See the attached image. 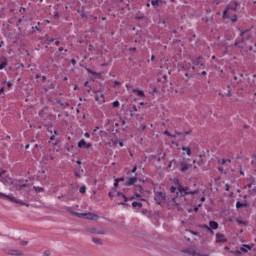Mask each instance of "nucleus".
I'll use <instances>...</instances> for the list:
<instances>
[{"label": "nucleus", "instance_id": "obj_8", "mask_svg": "<svg viewBox=\"0 0 256 256\" xmlns=\"http://www.w3.org/2000/svg\"><path fill=\"white\" fill-rule=\"evenodd\" d=\"M4 253L6 255H11V256H23V255H25V253H23V251L17 250V249H5Z\"/></svg>", "mask_w": 256, "mask_h": 256}, {"label": "nucleus", "instance_id": "obj_25", "mask_svg": "<svg viewBox=\"0 0 256 256\" xmlns=\"http://www.w3.org/2000/svg\"><path fill=\"white\" fill-rule=\"evenodd\" d=\"M92 241H93V243H95L96 245H101V244H102L101 239H99V238L93 237V238H92Z\"/></svg>", "mask_w": 256, "mask_h": 256}, {"label": "nucleus", "instance_id": "obj_22", "mask_svg": "<svg viewBox=\"0 0 256 256\" xmlns=\"http://www.w3.org/2000/svg\"><path fill=\"white\" fill-rule=\"evenodd\" d=\"M165 135H168V137H181V133L175 132L174 135H171L168 131L165 132Z\"/></svg>", "mask_w": 256, "mask_h": 256}, {"label": "nucleus", "instance_id": "obj_39", "mask_svg": "<svg viewBox=\"0 0 256 256\" xmlns=\"http://www.w3.org/2000/svg\"><path fill=\"white\" fill-rule=\"evenodd\" d=\"M234 45L235 47H239V49H243V46H241L240 43L237 41L234 43Z\"/></svg>", "mask_w": 256, "mask_h": 256}, {"label": "nucleus", "instance_id": "obj_59", "mask_svg": "<svg viewBox=\"0 0 256 256\" xmlns=\"http://www.w3.org/2000/svg\"><path fill=\"white\" fill-rule=\"evenodd\" d=\"M18 23H23V19H18Z\"/></svg>", "mask_w": 256, "mask_h": 256}, {"label": "nucleus", "instance_id": "obj_37", "mask_svg": "<svg viewBox=\"0 0 256 256\" xmlns=\"http://www.w3.org/2000/svg\"><path fill=\"white\" fill-rule=\"evenodd\" d=\"M175 191H177V188L175 186H171L170 187V192L175 193Z\"/></svg>", "mask_w": 256, "mask_h": 256}, {"label": "nucleus", "instance_id": "obj_64", "mask_svg": "<svg viewBox=\"0 0 256 256\" xmlns=\"http://www.w3.org/2000/svg\"><path fill=\"white\" fill-rule=\"evenodd\" d=\"M58 199H63V195H61V196H58Z\"/></svg>", "mask_w": 256, "mask_h": 256}, {"label": "nucleus", "instance_id": "obj_2", "mask_svg": "<svg viewBox=\"0 0 256 256\" xmlns=\"http://www.w3.org/2000/svg\"><path fill=\"white\" fill-rule=\"evenodd\" d=\"M2 183H4V185H14L15 189H17L18 191H21V189H23V187H27V180H25V183H21L20 180H13L11 178H2Z\"/></svg>", "mask_w": 256, "mask_h": 256}, {"label": "nucleus", "instance_id": "obj_3", "mask_svg": "<svg viewBox=\"0 0 256 256\" xmlns=\"http://www.w3.org/2000/svg\"><path fill=\"white\" fill-rule=\"evenodd\" d=\"M179 193H184L186 195H197V193H199V190H193L191 191V189H189V187H183L181 184H178L177 187Z\"/></svg>", "mask_w": 256, "mask_h": 256}, {"label": "nucleus", "instance_id": "obj_23", "mask_svg": "<svg viewBox=\"0 0 256 256\" xmlns=\"http://www.w3.org/2000/svg\"><path fill=\"white\" fill-rule=\"evenodd\" d=\"M33 189L36 191V193H43V191H45L43 187L34 186Z\"/></svg>", "mask_w": 256, "mask_h": 256}, {"label": "nucleus", "instance_id": "obj_60", "mask_svg": "<svg viewBox=\"0 0 256 256\" xmlns=\"http://www.w3.org/2000/svg\"><path fill=\"white\" fill-rule=\"evenodd\" d=\"M59 43H60L59 40L55 41V45H59Z\"/></svg>", "mask_w": 256, "mask_h": 256}, {"label": "nucleus", "instance_id": "obj_54", "mask_svg": "<svg viewBox=\"0 0 256 256\" xmlns=\"http://www.w3.org/2000/svg\"><path fill=\"white\" fill-rule=\"evenodd\" d=\"M184 135H191V131L184 132Z\"/></svg>", "mask_w": 256, "mask_h": 256}, {"label": "nucleus", "instance_id": "obj_49", "mask_svg": "<svg viewBox=\"0 0 256 256\" xmlns=\"http://www.w3.org/2000/svg\"><path fill=\"white\" fill-rule=\"evenodd\" d=\"M1 94H5V88H1V89H0V95H1Z\"/></svg>", "mask_w": 256, "mask_h": 256}, {"label": "nucleus", "instance_id": "obj_14", "mask_svg": "<svg viewBox=\"0 0 256 256\" xmlns=\"http://www.w3.org/2000/svg\"><path fill=\"white\" fill-rule=\"evenodd\" d=\"M189 167H192V165L187 164V162L180 163V171L183 173H185V171H189Z\"/></svg>", "mask_w": 256, "mask_h": 256}, {"label": "nucleus", "instance_id": "obj_35", "mask_svg": "<svg viewBox=\"0 0 256 256\" xmlns=\"http://www.w3.org/2000/svg\"><path fill=\"white\" fill-rule=\"evenodd\" d=\"M43 256H51V251L46 250V251L43 253Z\"/></svg>", "mask_w": 256, "mask_h": 256}, {"label": "nucleus", "instance_id": "obj_32", "mask_svg": "<svg viewBox=\"0 0 256 256\" xmlns=\"http://www.w3.org/2000/svg\"><path fill=\"white\" fill-rule=\"evenodd\" d=\"M151 4L153 5V7H159V1L158 0H152Z\"/></svg>", "mask_w": 256, "mask_h": 256}, {"label": "nucleus", "instance_id": "obj_53", "mask_svg": "<svg viewBox=\"0 0 256 256\" xmlns=\"http://www.w3.org/2000/svg\"><path fill=\"white\" fill-rule=\"evenodd\" d=\"M50 141H55V135H52V136L50 137Z\"/></svg>", "mask_w": 256, "mask_h": 256}, {"label": "nucleus", "instance_id": "obj_43", "mask_svg": "<svg viewBox=\"0 0 256 256\" xmlns=\"http://www.w3.org/2000/svg\"><path fill=\"white\" fill-rule=\"evenodd\" d=\"M5 173H7V171L1 169V170H0V177H1L2 175H5Z\"/></svg>", "mask_w": 256, "mask_h": 256}, {"label": "nucleus", "instance_id": "obj_12", "mask_svg": "<svg viewBox=\"0 0 256 256\" xmlns=\"http://www.w3.org/2000/svg\"><path fill=\"white\" fill-rule=\"evenodd\" d=\"M216 243H227V239L225 238V235L221 233L216 234Z\"/></svg>", "mask_w": 256, "mask_h": 256}, {"label": "nucleus", "instance_id": "obj_11", "mask_svg": "<svg viewBox=\"0 0 256 256\" xmlns=\"http://www.w3.org/2000/svg\"><path fill=\"white\" fill-rule=\"evenodd\" d=\"M86 231L88 233L96 234V235H105V230H97L96 228H87Z\"/></svg>", "mask_w": 256, "mask_h": 256}, {"label": "nucleus", "instance_id": "obj_45", "mask_svg": "<svg viewBox=\"0 0 256 256\" xmlns=\"http://www.w3.org/2000/svg\"><path fill=\"white\" fill-rule=\"evenodd\" d=\"M84 137H86L87 139H89V137H91V135H90L88 132H86V133L84 134Z\"/></svg>", "mask_w": 256, "mask_h": 256}, {"label": "nucleus", "instance_id": "obj_26", "mask_svg": "<svg viewBox=\"0 0 256 256\" xmlns=\"http://www.w3.org/2000/svg\"><path fill=\"white\" fill-rule=\"evenodd\" d=\"M182 151H186L187 155L191 157V148L188 147H182Z\"/></svg>", "mask_w": 256, "mask_h": 256}, {"label": "nucleus", "instance_id": "obj_42", "mask_svg": "<svg viewBox=\"0 0 256 256\" xmlns=\"http://www.w3.org/2000/svg\"><path fill=\"white\" fill-rule=\"evenodd\" d=\"M114 187H119V181L117 179H115Z\"/></svg>", "mask_w": 256, "mask_h": 256}, {"label": "nucleus", "instance_id": "obj_47", "mask_svg": "<svg viewBox=\"0 0 256 256\" xmlns=\"http://www.w3.org/2000/svg\"><path fill=\"white\" fill-rule=\"evenodd\" d=\"M229 189H230L229 184H225V190H226V191H229Z\"/></svg>", "mask_w": 256, "mask_h": 256}, {"label": "nucleus", "instance_id": "obj_50", "mask_svg": "<svg viewBox=\"0 0 256 256\" xmlns=\"http://www.w3.org/2000/svg\"><path fill=\"white\" fill-rule=\"evenodd\" d=\"M19 11L20 13H25V8L21 7Z\"/></svg>", "mask_w": 256, "mask_h": 256}, {"label": "nucleus", "instance_id": "obj_29", "mask_svg": "<svg viewBox=\"0 0 256 256\" xmlns=\"http://www.w3.org/2000/svg\"><path fill=\"white\" fill-rule=\"evenodd\" d=\"M135 198H136V199L141 198V194H139V192H135V196L129 198V201H133V199H135Z\"/></svg>", "mask_w": 256, "mask_h": 256}, {"label": "nucleus", "instance_id": "obj_44", "mask_svg": "<svg viewBox=\"0 0 256 256\" xmlns=\"http://www.w3.org/2000/svg\"><path fill=\"white\" fill-rule=\"evenodd\" d=\"M58 51H60V52H61V51H65V53H67L68 50H67V49H64L63 47H60V48H58Z\"/></svg>", "mask_w": 256, "mask_h": 256}, {"label": "nucleus", "instance_id": "obj_10", "mask_svg": "<svg viewBox=\"0 0 256 256\" xmlns=\"http://www.w3.org/2000/svg\"><path fill=\"white\" fill-rule=\"evenodd\" d=\"M204 229H208V231H211V229H219V224L215 221H210L209 222V226L208 225H204Z\"/></svg>", "mask_w": 256, "mask_h": 256}, {"label": "nucleus", "instance_id": "obj_15", "mask_svg": "<svg viewBox=\"0 0 256 256\" xmlns=\"http://www.w3.org/2000/svg\"><path fill=\"white\" fill-rule=\"evenodd\" d=\"M95 101H101L102 103L105 101V97L103 96V93H100V91H95ZM100 93V94H98Z\"/></svg>", "mask_w": 256, "mask_h": 256}, {"label": "nucleus", "instance_id": "obj_13", "mask_svg": "<svg viewBox=\"0 0 256 256\" xmlns=\"http://www.w3.org/2000/svg\"><path fill=\"white\" fill-rule=\"evenodd\" d=\"M78 147H79V149H83V147H84L85 149H91L92 144H91V143H87V142H85L84 140H81V141L78 143Z\"/></svg>", "mask_w": 256, "mask_h": 256}, {"label": "nucleus", "instance_id": "obj_30", "mask_svg": "<svg viewBox=\"0 0 256 256\" xmlns=\"http://www.w3.org/2000/svg\"><path fill=\"white\" fill-rule=\"evenodd\" d=\"M142 191H143V188L141 187V185L135 186V193H141Z\"/></svg>", "mask_w": 256, "mask_h": 256}, {"label": "nucleus", "instance_id": "obj_57", "mask_svg": "<svg viewBox=\"0 0 256 256\" xmlns=\"http://www.w3.org/2000/svg\"><path fill=\"white\" fill-rule=\"evenodd\" d=\"M108 195L111 199H113V193L110 192Z\"/></svg>", "mask_w": 256, "mask_h": 256}, {"label": "nucleus", "instance_id": "obj_16", "mask_svg": "<svg viewBox=\"0 0 256 256\" xmlns=\"http://www.w3.org/2000/svg\"><path fill=\"white\" fill-rule=\"evenodd\" d=\"M117 197H122V199L124 200V202H120L119 205H127V201H129V198H127V196H125L122 192H118L117 193Z\"/></svg>", "mask_w": 256, "mask_h": 256}, {"label": "nucleus", "instance_id": "obj_41", "mask_svg": "<svg viewBox=\"0 0 256 256\" xmlns=\"http://www.w3.org/2000/svg\"><path fill=\"white\" fill-rule=\"evenodd\" d=\"M88 73H90L91 75H97V72H93L91 71V69H87Z\"/></svg>", "mask_w": 256, "mask_h": 256}, {"label": "nucleus", "instance_id": "obj_4", "mask_svg": "<svg viewBox=\"0 0 256 256\" xmlns=\"http://www.w3.org/2000/svg\"><path fill=\"white\" fill-rule=\"evenodd\" d=\"M238 5L239 4L237 3V1H234L230 5H228L227 9H225L223 12V19H227L229 17L228 16L229 11H237Z\"/></svg>", "mask_w": 256, "mask_h": 256}, {"label": "nucleus", "instance_id": "obj_58", "mask_svg": "<svg viewBox=\"0 0 256 256\" xmlns=\"http://www.w3.org/2000/svg\"><path fill=\"white\" fill-rule=\"evenodd\" d=\"M115 85H121V82L116 81V82H115Z\"/></svg>", "mask_w": 256, "mask_h": 256}, {"label": "nucleus", "instance_id": "obj_62", "mask_svg": "<svg viewBox=\"0 0 256 256\" xmlns=\"http://www.w3.org/2000/svg\"><path fill=\"white\" fill-rule=\"evenodd\" d=\"M77 165H81V160H77Z\"/></svg>", "mask_w": 256, "mask_h": 256}, {"label": "nucleus", "instance_id": "obj_46", "mask_svg": "<svg viewBox=\"0 0 256 256\" xmlns=\"http://www.w3.org/2000/svg\"><path fill=\"white\" fill-rule=\"evenodd\" d=\"M172 203H175L176 205H179V203H177V198H173Z\"/></svg>", "mask_w": 256, "mask_h": 256}, {"label": "nucleus", "instance_id": "obj_52", "mask_svg": "<svg viewBox=\"0 0 256 256\" xmlns=\"http://www.w3.org/2000/svg\"><path fill=\"white\" fill-rule=\"evenodd\" d=\"M118 182L119 181H125V178H123V177H121V178H118V179H116Z\"/></svg>", "mask_w": 256, "mask_h": 256}, {"label": "nucleus", "instance_id": "obj_55", "mask_svg": "<svg viewBox=\"0 0 256 256\" xmlns=\"http://www.w3.org/2000/svg\"><path fill=\"white\" fill-rule=\"evenodd\" d=\"M71 63H72V65H75V63H77V61H75V59H72Z\"/></svg>", "mask_w": 256, "mask_h": 256}, {"label": "nucleus", "instance_id": "obj_5", "mask_svg": "<svg viewBox=\"0 0 256 256\" xmlns=\"http://www.w3.org/2000/svg\"><path fill=\"white\" fill-rule=\"evenodd\" d=\"M184 253H186L187 255H192V256H206L205 254H202L201 251L197 250V248L195 246L186 248L184 250Z\"/></svg>", "mask_w": 256, "mask_h": 256}, {"label": "nucleus", "instance_id": "obj_28", "mask_svg": "<svg viewBox=\"0 0 256 256\" xmlns=\"http://www.w3.org/2000/svg\"><path fill=\"white\" fill-rule=\"evenodd\" d=\"M133 113H137V106L136 105H133L132 109L130 110L131 117H133Z\"/></svg>", "mask_w": 256, "mask_h": 256}, {"label": "nucleus", "instance_id": "obj_17", "mask_svg": "<svg viewBox=\"0 0 256 256\" xmlns=\"http://www.w3.org/2000/svg\"><path fill=\"white\" fill-rule=\"evenodd\" d=\"M137 183V177L128 178L126 181L127 187H131V185H135Z\"/></svg>", "mask_w": 256, "mask_h": 256}, {"label": "nucleus", "instance_id": "obj_33", "mask_svg": "<svg viewBox=\"0 0 256 256\" xmlns=\"http://www.w3.org/2000/svg\"><path fill=\"white\" fill-rule=\"evenodd\" d=\"M20 245H22L23 247L29 245V242L28 241H25V240H21L20 241Z\"/></svg>", "mask_w": 256, "mask_h": 256}, {"label": "nucleus", "instance_id": "obj_19", "mask_svg": "<svg viewBox=\"0 0 256 256\" xmlns=\"http://www.w3.org/2000/svg\"><path fill=\"white\" fill-rule=\"evenodd\" d=\"M5 67H7V58H2L0 60V71L1 69H5Z\"/></svg>", "mask_w": 256, "mask_h": 256}, {"label": "nucleus", "instance_id": "obj_7", "mask_svg": "<svg viewBox=\"0 0 256 256\" xmlns=\"http://www.w3.org/2000/svg\"><path fill=\"white\" fill-rule=\"evenodd\" d=\"M154 199L158 205H161L162 203H165L166 195L163 192H155Z\"/></svg>", "mask_w": 256, "mask_h": 256}, {"label": "nucleus", "instance_id": "obj_27", "mask_svg": "<svg viewBox=\"0 0 256 256\" xmlns=\"http://www.w3.org/2000/svg\"><path fill=\"white\" fill-rule=\"evenodd\" d=\"M132 207H139L141 209V207H143V203H141V202H133L132 203Z\"/></svg>", "mask_w": 256, "mask_h": 256}, {"label": "nucleus", "instance_id": "obj_38", "mask_svg": "<svg viewBox=\"0 0 256 256\" xmlns=\"http://www.w3.org/2000/svg\"><path fill=\"white\" fill-rule=\"evenodd\" d=\"M46 41H49L50 43H53V41H55V39L47 36Z\"/></svg>", "mask_w": 256, "mask_h": 256}, {"label": "nucleus", "instance_id": "obj_6", "mask_svg": "<svg viewBox=\"0 0 256 256\" xmlns=\"http://www.w3.org/2000/svg\"><path fill=\"white\" fill-rule=\"evenodd\" d=\"M0 197H4L5 199H8V201H11V203H17L18 205H25L26 207H29V204L25 202H21L11 195H5L3 193H0Z\"/></svg>", "mask_w": 256, "mask_h": 256}, {"label": "nucleus", "instance_id": "obj_51", "mask_svg": "<svg viewBox=\"0 0 256 256\" xmlns=\"http://www.w3.org/2000/svg\"><path fill=\"white\" fill-rule=\"evenodd\" d=\"M188 231H189V233H192V235H198L197 232H193L192 230H188Z\"/></svg>", "mask_w": 256, "mask_h": 256}, {"label": "nucleus", "instance_id": "obj_20", "mask_svg": "<svg viewBox=\"0 0 256 256\" xmlns=\"http://www.w3.org/2000/svg\"><path fill=\"white\" fill-rule=\"evenodd\" d=\"M241 251H243V253H248L249 251H251V246L244 244V245L241 247Z\"/></svg>", "mask_w": 256, "mask_h": 256}, {"label": "nucleus", "instance_id": "obj_36", "mask_svg": "<svg viewBox=\"0 0 256 256\" xmlns=\"http://www.w3.org/2000/svg\"><path fill=\"white\" fill-rule=\"evenodd\" d=\"M231 21H232V23H237V15H234V16L231 18Z\"/></svg>", "mask_w": 256, "mask_h": 256}, {"label": "nucleus", "instance_id": "obj_56", "mask_svg": "<svg viewBox=\"0 0 256 256\" xmlns=\"http://www.w3.org/2000/svg\"><path fill=\"white\" fill-rule=\"evenodd\" d=\"M218 171L223 172V167H218Z\"/></svg>", "mask_w": 256, "mask_h": 256}, {"label": "nucleus", "instance_id": "obj_34", "mask_svg": "<svg viewBox=\"0 0 256 256\" xmlns=\"http://www.w3.org/2000/svg\"><path fill=\"white\" fill-rule=\"evenodd\" d=\"M80 193H85V191H87V188L85 186H81L79 189Z\"/></svg>", "mask_w": 256, "mask_h": 256}, {"label": "nucleus", "instance_id": "obj_18", "mask_svg": "<svg viewBox=\"0 0 256 256\" xmlns=\"http://www.w3.org/2000/svg\"><path fill=\"white\" fill-rule=\"evenodd\" d=\"M195 65H200L201 67H203V65H205V59H203V57L199 56L195 62H194Z\"/></svg>", "mask_w": 256, "mask_h": 256}, {"label": "nucleus", "instance_id": "obj_9", "mask_svg": "<svg viewBox=\"0 0 256 256\" xmlns=\"http://www.w3.org/2000/svg\"><path fill=\"white\" fill-rule=\"evenodd\" d=\"M240 31V37H242L241 39V43H245L246 41H249V39H251V33H249L248 30H241Z\"/></svg>", "mask_w": 256, "mask_h": 256}, {"label": "nucleus", "instance_id": "obj_21", "mask_svg": "<svg viewBox=\"0 0 256 256\" xmlns=\"http://www.w3.org/2000/svg\"><path fill=\"white\" fill-rule=\"evenodd\" d=\"M133 92L137 93L138 97H145V92H143V90L134 89Z\"/></svg>", "mask_w": 256, "mask_h": 256}, {"label": "nucleus", "instance_id": "obj_40", "mask_svg": "<svg viewBox=\"0 0 256 256\" xmlns=\"http://www.w3.org/2000/svg\"><path fill=\"white\" fill-rule=\"evenodd\" d=\"M113 107H119V101H117V100L114 101V102H113Z\"/></svg>", "mask_w": 256, "mask_h": 256}, {"label": "nucleus", "instance_id": "obj_1", "mask_svg": "<svg viewBox=\"0 0 256 256\" xmlns=\"http://www.w3.org/2000/svg\"><path fill=\"white\" fill-rule=\"evenodd\" d=\"M67 211L71 215H74L75 217H79L80 219H88V221H97V219H99V215L95 213H91V212L79 213V212L73 211L71 208H67Z\"/></svg>", "mask_w": 256, "mask_h": 256}, {"label": "nucleus", "instance_id": "obj_61", "mask_svg": "<svg viewBox=\"0 0 256 256\" xmlns=\"http://www.w3.org/2000/svg\"><path fill=\"white\" fill-rule=\"evenodd\" d=\"M151 61H155V56H151Z\"/></svg>", "mask_w": 256, "mask_h": 256}, {"label": "nucleus", "instance_id": "obj_24", "mask_svg": "<svg viewBox=\"0 0 256 256\" xmlns=\"http://www.w3.org/2000/svg\"><path fill=\"white\" fill-rule=\"evenodd\" d=\"M241 207H247V204L241 203L240 201H238V202L236 203V208H237V209H241Z\"/></svg>", "mask_w": 256, "mask_h": 256}, {"label": "nucleus", "instance_id": "obj_48", "mask_svg": "<svg viewBox=\"0 0 256 256\" xmlns=\"http://www.w3.org/2000/svg\"><path fill=\"white\" fill-rule=\"evenodd\" d=\"M137 171V166H134L133 169L131 170L132 173H135Z\"/></svg>", "mask_w": 256, "mask_h": 256}, {"label": "nucleus", "instance_id": "obj_63", "mask_svg": "<svg viewBox=\"0 0 256 256\" xmlns=\"http://www.w3.org/2000/svg\"><path fill=\"white\" fill-rule=\"evenodd\" d=\"M202 75H207V72H206V71H203V72H202Z\"/></svg>", "mask_w": 256, "mask_h": 256}, {"label": "nucleus", "instance_id": "obj_31", "mask_svg": "<svg viewBox=\"0 0 256 256\" xmlns=\"http://www.w3.org/2000/svg\"><path fill=\"white\" fill-rule=\"evenodd\" d=\"M227 161H229V159L218 160V165H227Z\"/></svg>", "mask_w": 256, "mask_h": 256}]
</instances>
